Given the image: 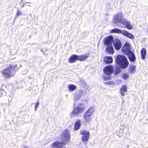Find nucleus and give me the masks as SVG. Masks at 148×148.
Returning <instances> with one entry per match:
<instances>
[{"instance_id":"28","label":"nucleus","mask_w":148,"mask_h":148,"mask_svg":"<svg viewBox=\"0 0 148 148\" xmlns=\"http://www.w3.org/2000/svg\"><path fill=\"white\" fill-rule=\"evenodd\" d=\"M25 4V3H23V4H21V8L23 7L24 6Z\"/></svg>"},{"instance_id":"16","label":"nucleus","mask_w":148,"mask_h":148,"mask_svg":"<svg viewBox=\"0 0 148 148\" xmlns=\"http://www.w3.org/2000/svg\"><path fill=\"white\" fill-rule=\"evenodd\" d=\"M81 125V121L80 120L78 119L77 120L74 124V130H78L80 127Z\"/></svg>"},{"instance_id":"21","label":"nucleus","mask_w":148,"mask_h":148,"mask_svg":"<svg viewBox=\"0 0 148 148\" xmlns=\"http://www.w3.org/2000/svg\"><path fill=\"white\" fill-rule=\"evenodd\" d=\"M76 88V86L73 84H70L69 86V89L71 92L74 90Z\"/></svg>"},{"instance_id":"6","label":"nucleus","mask_w":148,"mask_h":148,"mask_svg":"<svg viewBox=\"0 0 148 148\" xmlns=\"http://www.w3.org/2000/svg\"><path fill=\"white\" fill-rule=\"evenodd\" d=\"M89 53H86L80 56L73 54L69 59L68 61L70 63L75 62L77 60L80 61H84L89 57Z\"/></svg>"},{"instance_id":"7","label":"nucleus","mask_w":148,"mask_h":148,"mask_svg":"<svg viewBox=\"0 0 148 148\" xmlns=\"http://www.w3.org/2000/svg\"><path fill=\"white\" fill-rule=\"evenodd\" d=\"M113 66L111 65L108 66L104 68L103 71L106 74L103 77L104 80H108L110 79V76L109 75L113 73Z\"/></svg>"},{"instance_id":"10","label":"nucleus","mask_w":148,"mask_h":148,"mask_svg":"<svg viewBox=\"0 0 148 148\" xmlns=\"http://www.w3.org/2000/svg\"><path fill=\"white\" fill-rule=\"evenodd\" d=\"M84 92L83 90H79L77 91L75 93L74 97V101L75 103V105L76 104L77 100H79L80 98L83 94Z\"/></svg>"},{"instance_id":"17","label":"nucleus","mask_w":148,"mask_h":148,"mask_svg":"<svg viewBox=\"0 0 148 148\" xmlns=\"http://www.w3.org/2000/svg\"><path fill=\"white\" fill-rule=\"evenodd\" d=\"M123 35L124 36L131 38V39H133L134 38V36L131 33H129L127 31L123 30Z\"/></svg>"},{"instance_id":"26","label":"nucleus","mask_w":148,"mask_h":148,"mask_svg":"<svg viewBox=\"0 0 148 148\" xmlns=\"http://www.w3.org/2000/svg\"><path fill=\"white\" fill-rule=\"evenodd\" d=\"M21 13V12L19 11V10H18L16 14V16H18Z\"/></svg>"},{"instance_id":"35","label":"nucleus","mask_w":148,"mask_h":148,"mask_svg":"<svg viewBox=\"0 0 148 148\" xmlns=\"http://www.w3.org/2000/svg\"><path fill=\"white\" fill-rule=\"evenodd\" d=\"M66 96L67 97V95H66Z\"/></svg>"},{"instance_id":"2","label":"nucleus","mask_w":148,"mask_h":148,"mask_svg":"<svg viewBox=\"0 0 148 148\" xmlns=\"http://www.w3.org/2000/svg\"><path fill=\"white\" fill-rule=\"evenodd\" d=\"M113 21L114 23L116 24V25L121 28H123L124 26L129 29H132V27L130 22L127 20L123 18L122 14L121 13L114 15Z\"/></svg>"},{"instance_id":"8","label":"nucleus","mask_w":148,"mask_h":148,"mask_svg":"<svg viewBox=\"0 0 148 148\" xmlns=\"http://www.w3.org/2000/svg\"><path fill=\"white\" fill-rule=\"evenodd\" d=\"M76 105H74L73 111L71 114L73 115H77L81 113L85 109V106L83 103H79L75 107Z\"/></svg>"},{"instance_id":"4","label":"nucleus","mask_w":148,"mask_h":148,"mask_svg":"<svg viewBox=\"0 0 148 148\" xmlns=\"http://www.w3.org/2000/svg\"><path fill=\"white\" fill-rule=\"evenodd\" d=\"M114 38L112 36L106 37L104 39V43L106 45V50L110 54H113L114 52L113 48L112 45Z\"/></svg>"},{"instance_id":"20","label":"nucleus","mask_w":148,"mask_h":148,"mask_svg":"<svg viewBox=\"0 0 148 148\" xmlns=\"http://www.w3.org/2000/svg\"><path fill=\"white\" fill-rule=\"evenodd\" d=\"M123 30L122 31L120 29L117 28H114L112 29L111 31V33H121L123 35Z\"/></svg>"},{"instance_id":"34","label":"nucleus","mask_w":148,"mask_h":148,"mask_svg":"<svg viewBox=\"0 0 148 148\" xmlns=\"http://www.w3.org/2000/svg\"><path fill=\"white\" fill-rule=\"evenodd\" d=\"M86 148H88V147H86Z\"/></svg>"},{"instance_id":"30","label":"nucleus","mask_w":148,"mask_h":148,"mask_svg":"<svg viewBox=\"0 0 148 148\" xmlns=\"http://www.w3.org/2000/svg\"><path fill=\"white\" fill-rule=\"evenodd\" d=\"M20 4L21 3H23V1L22 0H21V1L20 2Z\"/></svg>"},{"instance_id":"24","label":"nucleus","mask_w":148,"mask_h":148,"mask_svg":"<svg viewBox=\"0 0 148 148\" xmlns=\"http://www.w3.org/2000/svg\"><path fill=\"white\" fill-rule=\"evenodd\" d=\"M136 69V66L135 65H131L130 70V73H134Z\"/></svg>"},{"instance_id":"5","label":"nucleus","mask_w":148,"mask_h":148,"mask_svg":"<svg viewBox=\"0 0 148 148\" xmlns=\"http://www.w3.org/2000/svg\"><path fill=\"white\" fill-rule=\"evenodd\" d=\"M16 67V64H10L5 69L2 70V73L3 76L5 77L9 78L11 77L15 73L14 70Z\"/></svg>"},{"instance_id":"23","label":"nucleus","mask_w":148,"mask_h":148,"mask_svg":"<svg viewBox=\"0 0 148 148\" xmlns=\"http://www.w3.org/2000/svg\"><path fill=\"white\" fill-rule=\"evenodd\" d=\"M121 69L119 66L117 67L114 71V74L115 75H117L120 73L121 71Z\"/></svg>"},{"instance_id":"11","label":"nucleus","mask_w":148,"mask_h":148,"mask_svg":"<svg viewBox=\"0 0 148 148\" xmlns=\"http://www.w3.org/2000/svg\"><path fill=\"white\" fill-rule=\"evenodd\" d=\"M81 134L83 135L82 138L83 141H88L89 138L90 133L87 131L83 130L81 132Z\"/></svg>"},{"instance_id":"31","label":"nucleus","mask_w":148,"mask_h":148,"mask_svg":"<svg viewBox=\"0 0 148 148\" xmlns=\"http://www.w3.org/2000/svg\"><path fill=\"white\" fill-rule=\"evenodd\" d=\"M26 3H30V4H31V3L30 2H26Z\"/></svg>"},{"instance_id":"3","label":"nucleus","mask_w":148,"mask_h":148,"mask_svg":"<svg viewBox=\"0 0 148 148\" xmlns=\"http://www.w3.org/2000/svg\"><path fill=\"white\" fill-rule=\"evenodd\" d=\"M116 64L121 69H125L127 67L129 63L126 57L123 55H118L115 59Z\"/></svg>"},{"instance_id":"25","label":"nucleus","mask_w":148,"mask_h":148,"mask_svg":"<svg viewBox=\"0 0 148 148\" xmlns=\"http://www.w3.org/2000/svg\"><path fill=\"white\" fill-rule=\"evenodd\" d=\"M39 99H38V101L36 103L35 107V110H37V108L38 107V106L39 104V102L38 101Z\"/></svg>"},{"instance_id":"32","label":"nucleus","mask_w":148,"mask_h":148,"mask_svg":"<svg viewBox=\"0 0 148 148\" xmlns=\"http://www.w3.org/2000/svg\"><path fill=\"white\" fill-rule=\"evenodd\" d=\"M1 92H2V91L1 90L0 91V93Z\"/></svg>"},{"instance_id":"29","label":"nucleus","mask_w":148,"mask_h":148,"mask_svg":"<svg viewBox=\"0 0 148 148\" xmlns=\"http://www.w3.org/2000/svg\"><path fill=\"white\" fill-rule=\"evenodd\" d=\"M24 148H31L26 146H24Z\"/></svg>"},{"instance_id":"14","label":"nucleus","mask_w":148,"mask_h":148,"mask_svg":"<svg viewBox=\"0 0 148 148\" xmlns=\"http://www.w3.org/2000/svg\"><path fill=\"white\" fill-rule=\"evenodd\" d=\"M130 62H134L136 60L135 56L132 51L126 54Z\"/></svg>"},{"instance_id":"9","label":"nucleus","mask_w":148,"mask_h":148,"mask_svg":"<svg viewBox=\"0 0 148 148\" xmlns=\"http://www.w3.org/2000/svg\"><path fill=\"white\" fill-rule=\"evenodd\" d=\"M93 112V108L90 107L85 112L84 117L86 122H88L90 121Z\"/></svg>"},{"instance_id":"27","label":"nucleus","mask_w":148,"mask_h":148,"mask_svg":"<svg viewBox=\"0 0 148 148\" xmlns=\"http://www.w3.org/2000/svg\"><path fill=\"white\" fill-rule=\"evenodd\" d=\"M2 91L3 92L2 93V94H3L2 95H5V96H6V92H5V91H4V90H2Z\"/></svg>"},{"instance_id":"19","label":"nucleus","mask_w":148,"mask_h":148,"mask_svg":"<svg viewBox=\"0 0 148 148\" xmlns=\"http://www.w3.org/2000/svg\"><path fill=\"white\" fill-rule=\"evenodd\" d=\"M141 58L144 60L145 58L146 55V51L145 48H143L141 51Z\"/></svg>"},{"instance_id":"1","label":"nucleus","mask_w":148,"mask_h":148,"mask_svg":"<svg viewBox=\"0 0 148 148\" xmlns=\"http://www.w3.org/2000/svg\"><path fill=\"white\" fill-rule=\"evenodd\" d=\"M70 137L69 131L68 129L64 130L61 135V142L56 141L53 143L51 148H66L65 145L69 142Z\"/></svg>"},{"instance_id":"15","label":"nucleus","mask_w":148,"mask_h":148,"mask_svg":"<svg viewBox=\"0 0 148 148\" xmlns=\"http://www.w3.org/2000/svg\"><path fill=\"white\" fill-rule=\"evenodd\" d=\"M104 62L106 64H110L113 62V58L111 56H107L104 58Z\"/></svg>"},{"instance_id":"12","label":"nucleus","mask_w":148,"mask_h":148,"mask_svg":"<svg viewBox=\"0 0 148 148\" xmlns=\"http://www.w3.org/2000/svg\"><path fill=\"white\" fill-rule=\"evenodd\" d=\"M122 51L126 54L131 51V50L130 45L128 42H126L122 48Z\"/></svg>"},{"instance_id":"18","label":"nucleus","mask_w":148,"mask_h":148,"mask_svg":"<svg viewBox=\"0 0 148 148\" xmlns=\"http://www.w3.org/2000/svg\"><path fill=\"white\" fill-rule=\"evenodd\" d=\"M121 95L124 96L125 92L127 91V86L125 85H123L120 89Z\"/></svg>"},{"instance_id":"33","label":"nucleus","mask_w":148,"mask_h":148,"mask_svg":"<svg viewBox=\"0 0 148 148\" xmlns=\"http://www.w3.org/2000/svg\"><path fill=\"white\" fill-rule=\"evenodd\" d=\"M29 7H31V5H29Z\"/></svg>"},{"instance_id":"13","label":"nucleus","mask_w":148,"mask_h":148,"mask_svg":"<svg viewBox=\"0 0 148 148\" xmlns=\"http://www.w3.org/2000/svg\"><path fill=\"white\" fill-rule=\"evenodd\" d=\"M113 42L114 46L116 50H119L121 47V42L119 39L116 40Z\"/></svg>"},{"instance_id":"22","label":"nucleus","mask_w":148,"mask_h":148,"mask_svg":"<svg viewBox=\"0 0 148 148\" xmlns=\"http://www.w3.org/2000/svg\"><path fill=\"white\" fill-rule=\"evenodd\" d=\"M121 77L124 80H127L129 78V75L128 73H123L121 75Z\"/></svg>"}]
</instances>
